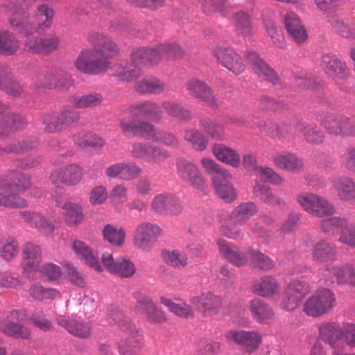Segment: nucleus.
I'll use <instances>...</instances> for the list:
<instances>
[{
	"label": "nucleus",
	"instance_id": "f257e3e1",
	"mask_svg": "<svg viewBox=\"0 0 355 355\" xmlns=\"http://www.w3.org/2000/svg\"><path fill=\"white\" fill-rule=\"evenodd\" d=\"M88 39L94 49L82 51L74 62L75 67L78 70L89 74L106 71L110 65L108 52H117L116 44L99 33H92Z\"/></svg>",
	"mask_w": 355,
	"mask_h": 355
},
{
	"label": "nucleus",
	"instance_id": "f03ea898",
	"mask_svg": "<svg viewBox=\"0 0 355 355\" xmlns=\"http://www.w3.org/2000/svg\"><path fill=\"white\" fill-rule=\"evenodd\" d=\"M326 132L334 137L355 136V121L344 115L327 113L319 119Z\"/></svg>",
	"mask_w": 355,
	"mask_h": 355
},
{
	"label": "nucleus",
	"instance_id": "7ed1b4c3",
	"mask_svg": "<svg viewBox=\"0 0 355 355\" xmlns=\"http://www.w3.org/2000/svg\"><path fill=\"white\" fill-rule=\"evenodd\" d=\"M335 304L334 293L330 289L324 288L307 300L303 310L309 315L318 317L328 312Z\"/></svg>",
	"mask_w": 355,
	"mask_h": 355
},
{
	"label": "nucleus",
	"instance_id": "20e7f679",
	"mask_svg": "<svg viewBox=\"0 0 355 355\" xmlns=\"http://www.w3.org/2000/svg\"><path fill=\"white\" fill-rule=\"evenodd\" d=\"M322 278L327 285L336 283L355 287V266L351 263L329 265L324 270Z\"/></svg>",
	"mask_w": 355,
	"mask_h": 355
},
{
	"label": "nucleus",
	"instance_id": "39448f33",
	"mask_svg": "<svg viewBox=\"0 0 355 355\" xmlns=\"http://www.w3.org/2000/svg\"><path fill=\"white\" fill-rule=\"evenodd\" d=\"M176 168L177 173L183 182L196 189L200 191L205 189V180L195 164L185 159H178L176 161Z\"/></svg>",
	"mask_w": 355,
	"mask_h": 355
},
{
	"label": "nucleus",
	"instance_id": "423d86ee",
	"mask_svg": "<svg viewBox=\"0 0 355 355\" xmlns=\"http://www.w3.org/2000/svg\"><path fill=\"white\" fill-rule=\"evenodd\" d=\"M309 291L306 282L297 280L288 284L282 293V308L288 311H294Z\"/></svg>",
	"mask_w": 355,
	"mask_h": 355
},
{
	"label": "nucleus",
	"instance_id": "0eeeda50",
	"mask_svg": "<svg viewBox=\"0 0 355 355\" xmlns=\"http://www.w3.org/2000/svg\"><path fill=\"white\" fill-rule=\"evenodd\" d=\"M151 208L155 213L170 216L179 215L183 210L180 199L171 193L156 195L152 200Z\"/></svg>",
	"mask_w": 355,
	"mask_h": 355
},
{
	"label": "nucleus",
	"instance_id": "6e6552de",
	"mask_svg": "<svg viewBox=\"0 0 355 355\" xmlns=\"http://www.w3.org/2000/svg\"><path fill=\"white\" fill-rule=\"evenodd\" d=\"M191 302L205 317L218 315L221 311L224 302L220 296L209 291L193 297Z\"/></svg>",
	"mask_w": 355,
	"mask_h": 355
},
{
	"label": "nucleus",
	"instance_id": "1a4fd4ad",
	"mask_svg": "<svg viewBox=\"0 0 355 355\" xmlns=\"http://www.w3.org/2000/svg\"><path fill=\"white\" fill-rule=\"evenodd\" d=\"M161 234L162 230L158 225L148 222L141 223L135 229L134 245L143 250H149Z\"/></svg>",
	"mask_w": 355,
	"mask_h": 355
},
{
	"label": "nucleus",
	"instance_id": "9d476101",
	"mask_svg": "<svg viewBox=\"0 0 355 355\" xmlns=\"http://www.w3.org/2000/svg\"><path fill=\"white\" fill-rule=\"evenodd\" d=\"M245 58L251 65L254 73L260 79L273 85L279 83V77L277 73L257 53L248 50L245 53Z\"/></svg>",
	"mask_w": 355,
	"mask_h": 355
},
{
	"label": "nucleus",
	"instance_id": "9b49d317",
	"mask_svg": "<svg viewBox=\"0 0 355 355\" xmlns=\"http://www.w3.org/2000/svg\"><path fill=\"white\" fill-rule=\"evenodd\" d=\"M186 89L192 97L203 102L210 107L216 109L218 107V98L213 89L205 83L192 79L187 83Z\"/></svg>",
	"mask_w": 355,
	"mask_h": 355
},
{
	"label": "nucleus",
	"instance_id": "f8f14e48",
	"mask_svg": "<svg viewBox=\"0 0 355 355\" xmlns=\"http://www.w3.org/2000/svg\"><path fill=\"white\" fill-rule=\"evenodd\" d=\"M101 261L106 269L114 274L123 278L132 277L136 271L134 263L123 257L114 259L112 254L105 253Z\"/></svg>",
	"mask_w": 355,
	"mask_h": 355
},
{
	"label": "nucleus",
	"instance_id": "ddd939ff",
	"mask_svg": "<svg viewBox=\"0 0 355 355\" xmlns=\"http://www.w3.org/2000/svg\"><path fill=\"white\" fill-rule=\"evenodd\" d=\"M214 56L223 67L234 74H240L245 70V64L241 57L232 49L217 47L214 51Z\"/></svg>",
	"mask_w": 355,
	"mask_h": 355
},
{
	"label": "nucleus",
	"instance_id": "4468645a",
	"mask_svg": "<svg viewBox=\"0 0 355 355\" xmlns=\"http://www.w3.org/2000/svg\"><path fill=\"white\" fill-rule=\"evenodd\" d=\"M228 340L239 345L243 350L248 353L255 351L262 340L261 334L256 331H231L227 335Z\"/></svg>",
	"mask_w": 355,
	"mask_h": 355
},
{
	"label": "nucleus",
	"instance_id": "2eb2a0df",
	"mask_svg": "<svg viewBox=\"0 0 355 355\" xmlns=\"http://www.w3.org/2000/svg\"><path fill=\"white\" fill-rule=\"evenodd\" d=\"M0 206L11 208L27 206L26 201L13 190L10 181L3 177H0Z\"/></svg>",
	"mask_w": 355,
	"mask_h": 355
},
{
	"label": "nucleus",
	"instance_id": "dca6fc26",
	"mask_svg": "<svg viewBox=\"0 0 355 355\" xmlns=\"http://www.w3.org/2000/svg\"><path fill=\"white\" fill-rule=\"evenodd\" d=\"M83 177L81 168L76 164H70L63 168L54 171L50 175V180L53 184H64L76 185Z\"/></svg>",
	"mask_w": 355,
	"mask_h": 355
},
{
	"label": "nucleus",
	"instance_id": "f3484780",
	"mask_svg": "<svg viewBox=\"0 0 355 355\" xmlns=\"http://www.w3.org/2000/svg\"><path fill=\"white\" fill-rule=\"evenodd\" d=\"M57 324L70 334L80 338H88L92 334V327L89 322L77 319H67L64 316L56 318Z\"/></svg>",
	"mask_w": 355,
	"mask_h": 355
},
{
	"label": "nucleus",
	"instance_id": "a211bd4d",
	"mask_svg": "<svg viewBox=\"0 0 355 355\" xmlns=\"http://www.w3.org/2000/svg\"><path fill=\"white\" fill-rule=\"evenodd\" d=\"M60 44V38L53 35L44 39L31 38L26 42L25 48L34 53L49 54L55 51Z\"/></svg>",
	"mask_w": 355,
	"mask_h": 355
},
{
	"label": "nucleus",
	"instance_id": "6ab92c4d",
	"mask_svg": "<svg viewBox=\"0 0 355 355\" xmlns=\"http://www.w3.org/2000/svg\"><path fill=\"white\" fill-rule=\"evenodd\" d=\"M163 57L159 44L153 48L141 47L134 49L131 54L132 62L135 64H157Z\"/></svg>",
	"mask_w": 355,
	"mask_h": 355
},
{
	"label": "nucleus",
	"instance_id": "aec40b11",
	"mask_svg": "<svg viewBox=\"0 0 355 355\" xmlns=\"http://www.w3.org/2000/svg\"><path fill=\"white\" fill-rule=\"evenodd\" d=\"M321 66L324 72L331 77H345L349 70L345 63L336 55L326 53L322 56Z\"/></svg>",
	"mask_w": 355,
	"mask_h": 355
},
{
	"label": "nucleus",
	"instance_id": "412c9836",
	"mask_svg": "<svg viewBox=\"0 0 355 355\" xmlns=\"http://www.w3.org/2000/svg\"><path fill=\"white\" fill-rule=\"evenodd\" d=\"M22 266L25 272L37 271L41 262L42 252L40 248L33 243H27L22 250Z\"/></svg>",
	"mask_w": 355,
	"mask_h": 355
},
{
	"label": "nucleus",
	"instance_id": "4be33fe9",
	"mask_svg": "<svg viewBox=\"0 0 355 355\" xmlns=\"http://www.w3.org/2000/svg\"><path fill=\"white\" fill-rule=\"evenodd\" d=\"M130 112L135 115H141L155 122H159L163 116L160 106L154 101H146L130 106Z\"/></svg>",
	"mask_w": 355,
	"mask_h": 355
},
{
	"label": "nucleus",
	"instance_id": "5701e85b",
	"mask_svg": "<svg viewBox=\"0 0 355 355\" xmlns=\"http://www.w3.org/2000/svg\"><path fill=\"white\" fill-rule=\"evenodd\" d=\"M220 254L230 262L237 266H243L248 262L249 257L246 253L241 252L237 247L231 246L223 239L217 241Z\"/></svg>",
	"mask_w": 355,
	"mask_h": 355
},
{
	"label": "nucleus",
	"instance_id": "b1692460",
	"mask_svg": "<svg viewBox=\"0 0 355 355\" xmlns=\"http://www.w3.org/2000/svg\"><path fill=\"white\" fill-rule=\"evenodd\" d=\"M342 328L334 323L322 324L320 327V338L329 343L336 352L341 347Z\"/></svg>",
	"mask_w": 355,
	"mask_h": 355
},
{
	"label": "nucleus",
	"instance_id": "393cba45",
	"mask_svg": "<svg viewBox=\"0 0 355 355\" xmlns=\"http://www.w3.org/2000/svg\"><path fill=\"white\" fill-rule=\"evenodd\" d=\"M161 106L167 116L178 121L188 122L193 117L192 112L189 109L175 101H164Z\"/></svg>",
	"mask_w": 355,
	"mask_h": 355
},
{
	"label": "nucleus",
	"instance_id": "a878e982",
	"mask_svg": "<svg viewBox=\"0 0 355 355\" xmlns=\"http://www.w3.org/2000/svg\"><path fill=\"white\" fill-rule=\"evenodd\" d=\"M20 216L25 222L41 230L45 234H51L54 231L55 226L52 222L40 213L24 211L20 212Z\"/></svg>",
	"mask_w": 355,
	"mask_h": 355
},
{
	"label": "nucleus",
	"instance_id": "bb28decb",
	"mask_svg": "<svg viewBox=\"0 0 355 355\" xmlns=\"http://www.w3.org/2000/svg\"><path fill=\"white\" fill-rule=\"evenodd\" d=\"M338 197L345 201L355 203V182L349 177H340L334 181Z\"/></svg>",
	"mask_w": 355,
	"mask_h": 355
},
{
	"label": "nucleus",
	"instance_id": "cd10ccee",
	"mask_svg": "<svg viewBox=\"0 0 355 355\" xmlns=\"http://www.w3.org/2000/svg\"><path fill=\"white\" fill-rule=\"evenodd\" d=\"M214 156L220 162L233 167H238L241 162L239 154L233 148L224 144H216L212 147Z\"/></svg>",
	"mask_w": 355,
	"mask_h": 355
},
{
	"label": "nucleus",
	"instance_id": "c85d7f7f",
	"mask_svg": "<svg viewBox=\"0 0 355 355\" xmlns=\"http://www.w3.org/2000/svg\"><path fill=\"white\" fill-rule=\"evenodd\" d=\"M337 254L335 247L324 240L317 242L313 248L312 259L319 263L334 261Z\"/></svg>",
	"mask_w": 355,
	"mask_h": 355
},
{
	"label": "nucleus",
	"instance_id": "c756f323",
	"mask_svg": "<svg viewBox=\"0 0 355 355\" xmlns=\"http://www.w3.org/2000/svg\"><path fill=\"white\" fill-rule=\"evenodd\" d=\"M103 96L99 93H89L82 96H72L69 98L70 105L75 109L92 108L101 105Z\"/></svg>",
	"mask_w": 355,
	"mask_h": 355
},
{
	"label": "nucleus",
	"instance_id": "7c9ffc66",
	"mask_svg": "<svg viewBox=\"0 0 355 355\" xmlns=\"http://www.w3.org/2000/svg\"><path fill=\"white\" fill-rule=\"evenodd\" d=\"M73 249L78 256L85 261V263L96 271H102V267L89 247L81 241H74Z\"/></svg>",
	"mask_w": 355,
	"mask_h": 355
},
{
	"label": "nucleus",
	"instance_id": "2f4dec72",
	"mask_svg": "<svg viewBox=\"0 0 355 355\" xmlns=\"http://www.w3.org/2000/svg\"><path fill=\"white\" fill-rule=\"evenodd\" d=\"M257 211V206L254 202H243L234 209L230 215V218L239 225H243L255 215Z\"/></svg>",
	"mask_w": 355,
	"mask_h": 355
},
{
	"label": "nucleus",
	"instance_id": "473e14b6",
	"mask_svg": "<svg viewBox=\"0 0 355 355\" xmlns=\"http://www.w3.org/2000/svg\"><path fill=\"white\" fill-rule=\"evenodd\" d=\"M199 125L207 137L221 141L225 138V125L222 123L208 117L200 119Z\"/></svg>",
	"mask_w": 355,
	"mask_h": 355
},
{
	"label": "nucleus",
	"instance_id": "72a5a7b5",
	"mask_svg": "<svg viewBox=\"0 0 355 355\" xmlns=\"http://www.w3.org/2000/svg\"><path fill=\"white\" fill-rule=\"evenodd\" d=\"M249 309L253 318L259 322H267L274 316L272 308L259 299L250 301Z\"/></svg>",
	"mask_w": 355,
	"mask_h": 355
},
{
	"label": "nucleus",
	"instance_id": "f704fd0d",
	"mask_svg": "<svg viewBox=\"0 0 355 355\" xmlns=\"http://www.w3.org/2000/svg\"><path fill=\"white\" fill-rule=\"evenodd\" d=\"M253 194L261 202L269 205H284L285 202L279 196L275 195L271 189L263 184L256 183L253 188Z\"/></svg>",
	"mask_w": 355,
	"mask_h": 355
},
{
	"label": "nucleus",
	"instance_id": "c9c22d12",
	"mask_svg": "<svg viewBox=\"0 0 355 355\" xmlns=\"http://www.w3.org/2000/svg\"><path fill=\"white\" fill-rule=\"evenodd\" d=\"M254 288L259 295L270 297L278 293L279 284L275 277L266 276L254 282Z\"/></svg>",
	"mask_w": 355,
	"mask_h": 355
},
{
	"label": "nucleus",
	"instance_id": "e433bc0d",
	"mask_svg": "<svg viewBox=\"0 0 355 355\" xmlns=\"http://www.w3.org/2000/svg\"><path fill=\"white\" fill-rule=\"evenodd\" d=\"M275 164L280 168L295 171L302 167V162L294 154L283 152L274 157Z\"/></svg>",
	"mask_w": 355,
	"mask_h": 355
},
{
	"label": "nucleus",
	"instance_id": "4c0bfd02",
	"mask_svg": "<svg viewBox=\"0 0 355 355\" xmlns=\"http://www.w3.org/2000/svg\"><path fill=\"white\" fill-rule=\"evenodd\" d=\"M347 220L343 217H331L322 220L320 223L322 231L327 236H335L341 234L343 228L347 227Z\"/></svg>",
	"mask_w": 355,
	"mask_h": 355
},
{
	"label": "nucleus",
	"instance_id": "58836bf2",
	"mask_svg": "<svg viewBox=\"0 0 355 355\" xmlns=\"http://www.w3.org/2000/svg\"><path fill=\"white\" fill-rule=\"evenodd\" d=\"M67 224L70 226H76L82 223L84 214L82 207L76 203L66 202L62 206Z\"/></svg>",
	"mask_w": 355,
	"mask_h": 355
},
{
	"label": "nucleus",
	"instance_id": "ea45409f",
	"mask_svg": "<svg viewBox=\"0 0 355 355\" xmlns=\"http://www.w3.org/2000/svg\"><path fill=\"white\" fill-rule=\"evenodd\" d=\"M184 139L197 151H203L208 145V138L196 128H187L184 131Z\"/></svg>",
	"mask_w": 355,
	"mask_h": 355
},
{
	"label": "nucleus",
	"instance_id": "a19ab883",
	"mask_svg": "<svg viewBox=\"0 0 355 355\" xmlns=\"http://www.w3.org/2000/svg\"><path fill=\"white\" fill-rule=\"evenodd\" d=\"M29 295L35 301L53 300L60 295V293L55 288H45L40 283L36 282L31 285L28 290Z\"/></svg>",
	"mask_w": 355,
	"mask_h": 355
},
{
	"label": "nucleus",
	"instance_id": "79ce46f5",
	"mask_svg": "<svg viewBox=\"0 0 355 355\" xmlns=\"http://www.w3.org/2000/svg\"><path fill=\"white\" fill-rule=\"evenodd\" d=\"M212 182L217 194L224 201L230 202L236 199V193L228 180H218L217 177H212Z\"/></svg>",
	"mask_w": 355,
	"mask_h": 355
},
{
	"label": "nucleus",
	"instance_id": "37998d69",
	"mask_svg": "<svg viewBox=\"0 0 355 355\" xmlns=\"http://www.w3.org/2000/svg\"><path fill=\"white\" fill-rule=\"evenodd\" d=\"M103 236L105 241L114 246H121L125 237V230L122 227L117 228L116 227L107 224L102 231Z\"/></svg>",
	"mask_w": 355,
	"mask_h": 355
},
{
	"label": "nucleus",
	"instance_id": "c03bdc74",
	"mask_svg": "<svg viewBox=\"0 0 355 355\" xmlns=\"http://www.w3.org/2000/svg\"><path fill=\"white\" fill-rule=\"evenodd\" d=\"M160 302L167 306L171 312L178 316L187 318L193 315L191 306L181 300H178V302H175L169 298L162 296L160 297Z\"/></svg>",
	"mask_w": 355,
	"mask_h": 355
},
{
	"label": "nucleus",
	"instance_id": "a18cd8bd",
	"mask_svg": "<svg viewBox=\"0 0 355 355\" xmlns=\"http://www.w3.org/2000/svg\"><path fill=\"white\" fill-rule=\"evenodd\" d=\"M232 19L238 35L246 37L251 34L252 22L248 13L243 11L236 12L233 15Z\"/></svg>",
	"mask_w": 355,
	"mask_h": 355
},
{
	"label": "nucleus",
	"instance_id": "49530a36",
	"mask_svg": "<svg viewBox=\"0 0 355 355\" xmlns=\"http://www.w3.org/2000/svg\"><path fill=\"white\" fill-rule=\"evenodd\" d=\"M165 84L158 79L142 80L137 83L135 90L140 94H161L165 90Z\"/></svg>",
	"mask_w": 355,
	"mask_h": 355
},
{
	"label": "nucleus",
	"instance_id": "de8ad7c7",
	"mask_svg": "<svg viewBox=\"0 0 355 355\" xmlns=\"http://www.w3.org/2000/svg\"><path fill=\"white\" fill-rule=\"evenodd\" d=\"M19 48V42L15 37L8 31L0 32V53L12 55Z\"/></svg>",
	"mask_w": 355,
	"mask_h": 355
},
{
	"label": "nucleus",
	"instance_id": "09e8293b",
	"mask_svg": "<svg viewBox=\"0 0 355 355\" xmlns=\"http://www.w3.org/2000/svg\"><path fill=\"white\" fill-rule=\"evenodd\" d=\"M162 257L166 263L175 268L185 267L187 265V256L178 250H163Z\"/></svg>",
	"mask_w": 355,
	"mask_h": 355
},
{
	"label": "nucleus",
	"instance_id": "8fccbe9b",
	"mask_svg": "<svg viewBox=\"0 0 355 355\" xmlns=\"http://www.w3.org/2000/svg\"><path fill=\"white\" fill-rule=\"evenodd\" d=\"M133 64L135 66H116L114 76L121 81L132 82L137 80L141 76V73L140 69L137 67V64Z\"/></svg>",
	"mask_w": 355,
	"mask_h": 355
},
{
	"label": "nucleus",
	"instance_id": "3c124183",
	"mask_svg": "<svg viewBox=\"0 0 355 355\" xmlns=\"http://www.w3.org/2000/svg\"><path fill=\"white\" fill-rule=\"evenodd\" d=\"M309 209V213L319 217L332 215L335 209L334 207L323 197L316 195V199Z\"/></svg>",
	"mask_w": 355,
	"mask_h": 355
},
{
	"label": "nucleus",
	"instance_id": "603ef678",
	"mask_svg": "<svg viewBox=\"0 0 355 355\" xmlns=\"http://www.w3.org/2000/svg\"><path fill=\"white\" fill-rule=\"evenodd\" d=\"M55 11L49 5H40L35 12V17L40 26L50 28L53 24Z\"/></svg>",
	"mask_w": 355,
	"mask_h": 355
},
{
	"label": "nucleus",
	"instance_id": "864d4df0",
	"mask_svg": "<svg viewBox=\"0 0 355 355\" xmlns=\"http://www.w3.org/2000/svg\"><path fill=\"white\" fill-rule=\"evenodd\" d=\"M37 145L38 142L36 139H28L26 140H22L19 141L17 144L8 146L4 148H0V155H3V153H13L16 154L25 153L29 150L35 149Z\"/></svg>",
	"mask_w": 355,
	"mask_h": 355
},
{
	"label": "nucleus",
	"instance_id": "5fc2aeb1",
	"mask_svg": "<svg viewBox=\"0 0 355 355\" xmlns=\"http://www.w3.org/2000/svg\"><path fill=\"white\" fill-rule=\"evenodd\" d=\"M300 130L309 144L318 145L324 141L325 135L324 132L316 125L306 124L302 127Z\"/></svg>",
	"mask_w": 355,
	"mask_h": 355
},
{
	"label": "nucleus",
	"instance_id": "6e6d98bb",
	"mask_svg": "<svg viewBox=\"0 0 355 355\" xmlns=\"http://www.w3.org/2000/svg\"><path fill=\"white\" fill-rule=\"evenodd\" d=\"M44 125V131L46 133H55L64 131L61 119L58 112H49L42 116Z\"/></svg>",
	"mask_w": 355,
	"mask_h": 355
},
{
	"label": "nucleus",
	"instance_id": "4d7b16f0",
	"mask_svg": "<svg viewBox=\"0 0 355 355\" xmlns=\"http://www.w3.org/2000/svg\"><path fill=\"white\" fill-rule=\"evenodd\" d=\"M201 164L208 173L213 174V177H217L218 180L223 179L225 180H230L231 178L230 173L226 169L222 168L213 159L203 158L201 160Z\"/></svg>",
	"mask_w": 355,
	"mask_h": 355
},
{
	"label": "nucleus",
	"instance_id": "13d9d810",
	"mask_svg": "<svg viewBox=\"0 0 355 355\" xmlns=\"http://www.w3.org/2000/svg\"><path fill=\"white\" fill-rule=\"evenodd\" d=\"M249 259L255 267L262 270H270L274 268L273 261L261 252L252 249L248 250Z\"/></svg>",
	"mask_w": 355,
	"mask_h": 355
},
{
	"label": "nucleus",
	"instance_id": "bf43d9fd",
	"mask_svg": "<svg viewBox=\"0 0 355 355\" xmlns=\"http://www.w3.org/2000/svg\"><path fill=\"white\" fill-rule=\"evenodd\" d=\"M171 156L169 151L161 146L150 144L147 162L153 164H161Z\"/></svg>",
	"mask_w": 355,
	"mask_h": 355
},
{
	"label": "nucleus",
	"instance_id": "052dcab7",
	"mask_svg": "<svg viewBox=\"0 0 355 355\" xmlns=\"http://www.w3.org/2000/svg\"><path fill=\"white\" fill-rule=\"evenodd\" d=\"M39 83H37L38 87H69L72 85V80L70 77L67 76L66 83H60V80L53 74L49 73L46 75H41L38 79Z\"/></svg>",
	"mask_w": 355,
	"mask_h": 355
},
{
	"label": "nucleus",
	"instance_id": "680f3d73",
	"mask_svg": "<svg viewBox=\"0 0 355 355\" xmlns=\"http://www.w3.org/2000/svg\"><path fill=\"white\" fill-rule=\"evenodd\" d=\"M58 113L64 130L73 123H77L80 119V112L75 110V108L71 105L63 107Z\"/></svg>",
	"mask_w": 355,
	"mask_h": 355
},
{
	"label": "nucleus",
	"instance_id": "e2e57ef3",
	"mask_svg": "<svg viewBox=\"0 0 355 355\" xmlns=\"http://www.w3.org/2000/svg\"><path fill=\"white\" fill-rule=\"evenodd\" d=\"M3 332L9 336L17 338L28 339L31 336L30 330L17 322H10L3 329Z\"/></svg>",
	"mask_w": 355,
	"mask_h": 355
},
{
	"label": "nucleus",
	"instance_id": "0e129e2a",
	"mask_svg": "<svg viewBox=\"0 0 355 355\" xmlns=\"http://www.w3.org/2000/svg\"><path fill=\"white\" fill-rule=\"evenodd\" d=\"M19 252V243L13 237H9L1 248V256L7 261L15 258Z\"/></svg>",
	"mask_w": 355,
	"mask_h": 355
},
{
	"label": "nucleus",
	"instance_id": "69168bd1",
	"mask_svg": "<svg viewBox=\"0 0 355 355\" xmlns=\"http://www.w3.org/2000/svg\"><path fill=\"white\" fill-rule=\"evenodd\" d=\"M11 178L12 182H10L12 184L13 190L16 193L19 194L21 190H27L31 185V178L26 174L20 172H13Z\"/></svg>",
	"mask_w": 355,
	"mask_h": 355
},
{
	"label": "nucleus",
	"instance_id": "338daca9",
	"mask_svg": "<svg viewBox=\"0 0 355 355\" xmlns=\"http://www.w3.org/2000/svg\"><path fill=\"white\" fill-rule=\"evenodd\" d=\"M159 49L163 57L167 59L179 58L184 55V51L178 44H161Z\"/></svg>",
	"mask_w": 355,
	"mask_h": 355
},
{
	"label": "nucleus",
	"instance_id": "774afa93",
	"mask_svg": "<svg viewBox=\"0 0 355 355\" xmlns=\"http://www.w3.org/2000/svg\"><path fill=\"white\" fill-rule=\"evenodd\" d=\"M150 144L135 141L131 146L130 154L135 159L147 161Z\"/></svg>",
	"mask_w": 355,
	"mask_h": 355
}]
</instances>
